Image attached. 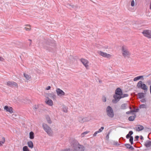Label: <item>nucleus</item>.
<instances>
[{
  "instance_id": "nucleus-1",
  "label": "nucleus",
  "mask_w": 151,
  "mask_h": 151,
  "mask_svg": "<svg viewBox=\"0 0 151 151\" xmlns=\"http://www.w3.org/2000/svg\"><path fill=\"white\" fill-rule=\"evenodd\" d=\"M72 146L75 150L77 151H84V147L79 144L76 140H74L72 142Z\"/></svg>"
},
{
  "instance_id": "nucleus-2",
  "label": "nucleus",
  "mask_w": 151,
  "mask_h": 151,
  "mask_svg": "<svg viewBox=\"0 0 151 151\" xmlns=\"http://www.w3.org/2000/svg\"><path fill=\"white\" fill-rule=\"evenodd\" d=\"M122 89L119 88H117L115 90V94L113 96V98L114 99L112 100V102L114 104H116L118 102L116 98L118 97L119 96H121L122 95Z\"/></svg>"
},
{
  "instance_id": "nucleus-3",
  "label": "nucleus",
  "mask_w": 151,
  "mask_h": 151,
  "mask_svg": "<svg viewBox=\"0 0 151 151\" xmlns=\"http://www.w3.org/2000/svg\"><path fill=\"white\" fill-rule=\"evenodd\" d=\"M136 86L139 89L143 90L145 92L147 91L148 89V87L142 81H139L138 82Z\"/></svg>"
},
{
  "instance_id": "nucleus-4",
  "label": "nucleus",
  "mask_w": 151,
  "mask_h": 151,
  "mask_svg": "<svg viewBox=\"0 0 151 151\" xmlns=\"http://www.w3.org/2000/svg\"><path fill=\"white\" fill-rule=\"evenodd\" d=\"M42 127L44 130L49 136H51L52 135L53 132L51 128L47 124H43Z\"/></svg>"
},
{
  "instance_id": "nucleus-5",
  "label": "nucleus",
  "mask_w": 151,
  "mask_h": 151,
  "mask_svg": "<svg viewBox=\"0 0 151 151\" xmlns=\"http://www.w3.org/2000/svg\"><path fill=\"white\" fill-rule=\"evenodd\" d=\"M106 111L107 115L111 118L114 117V114L112 108L109 106H108L106 109Z\"/></svg>"
},
{
  "instance_id": "nucleus-6",
  "label": "nucleus",
  "mask_w": 151,
  "mask_h": 151,
  "mask_svg": "<svg viewBox=\"0 0 151 151\" xmlns=\"http://www.w3.org/2000/svg\"><path fill=\"white\" fill-rule=\"evenodd\" d=\"M122 55L124 57H126L128 55H129V52L128 51L127 47H125L124 46H122Z\"/></svg>"
},
{
  "instance_id": "nucleus-7",
  "label": "nucleus",
  "mask_w": 151,
  "mask_h": 151,
  "mask_svg": "<svg viewBox=\"0 0 151 151\" xmlns=\"http://www.w3.org/2000/svg\"><path fill=\"white\" fill-rule=\"evenodd\" d=\"M142 33L144 36L149 38H151V31L149 30H144Z\"/></svg>"
},
{
  "instance_id": "nucleus-8",
  "label": "nucleus",
  "mask_w": 151,
  "mask_h": 151,
  "mask_svg": "<svg viewBox=\"0 0 151 151\" xmlns=\"http://www.w3.org/2000/svg\"><path fill=\"white\" fill-rule=\"evenodd\" d=\"M98 53L101 56L105 57L107 58H110L111 57V55L108 54H107L106 53L104 52L101 51H98Z\"/></svg>"
},
{
  "instance_id": "nucleus-9",
  "label": "nucleus",
  "mask_w": 151,
  "mask_h": 151,
  "mask_svg": "<svg viewBox=\"0 0 151 151\" xmlns=\"http://www.w3.org/2000/svg\"><path fill=\"white\" fill-rule=\"evenodd\" d=\"M7 85L8 86L13 87L14 86H18L17 84L14 81H9L7 82Z\"/></svg>"
},
{
  "instance_id": "nucleus-10",
  "label": "nucleus",
  "mask_w": 151,
  "mask_h": 151,
  "mask_svg": "<svg viewBox=\"0 0 151 151\" xmlns=\"http://www.w3.org/2000/svg\"><path fill=\"white\" fill-rule=\"evenodd\" d=\"M56 91L57 95L59 96H64L65 95V93L59 88H57Z\"/></svg>"
},
{
  "instance_id": "nucleus-11",
  "label": "nucleus",
  "mask_w": 151,
  "mask_h": 151,
  "mask_svg": "<svg viewBox=\"0 0 151 151\" xmlns=\"http://www.w3.org/2000/svg\"><path fill=\"white\" fill-rule=\"evenodd\" d=\"M4 109L6 110V111L9 112L11 113H12L13 112V108L11 107H9L7 106H5Z\"/></svg>"
},
{
  "instance_id": "nucleus-12",
  "label": "nucleus",
  "mask_w": 151,
  "mask_h": 151,
  "mask_svg": "<svg viewBox=\"0 0 151 151\" xmlns=\"http://www.w3.org/2000/svg\"><path fill=\"white\" fill-rule=\"evenodd\" d=\"M81 61L82 63L84 65V66L86 68H87L88 65V61L85 60L84 59H81Z\"/></svg>"
},
{
  "instance_id": "nucleus-13",
  "label": "nucleus",
  "mask_w": 151,
  "mask_h": 151,
  "mask_svg": "<svg viewBox=\"0 0 151 151\" xmlns=\"http://www.w3.org/2000/svg\"><path fill=\"white\" fill-rule=\"evenodd\" d=\"M129 95L128 94H123L122 93V95H121V96H119L118 97L116 98V100L117 99H118V100H117L118 102L121 99L124 97H127Z\"/></svg>"
},
{
  "instance_id": "nucleus-14",
  "label": "nucleus",
  "mask_w": 151,
  "mask_h": 151,
  "mask_svg": "<svg viewBox=\"0 0 151 151\" xmlns=\"http://www.w3.org/2000/svg\"><path fill=\"white\" fill-rule=\"evenodd\" d=\"M136 130L137 131H140L143 130L144 129V127L140 125H137L135 127Z\"/></svg>"
},
{
  "instance_id": "nucleus-15",
  "label": "nucleus",
  "mask_w": 151,
  "mask_h": 151,
  "mask_svg": "<svg viewBox=\"0 0 151 151\" xmlns=\"http://www.w3.org/2000/svg\"><path fill=\"white\" fill-rule=\"evenodd\" d=\"M137 95L138 98L140 99H141L145 97V93L142 92H140L138 93Z\"/></svg>"
},
{
  "instance_id": "nucleus-16",
  "label": "nucleus",
  "mask_w": 151,
  "mask_h": 151,
  "mask_svg": "<svg viewBox=\"0 0 151 151\" xmlns=\"http://www.w3.org/2000/svg\"><path fill=\"white\" fill-rule=\"evenodd\" d=\"M144 145L146 147H149L151 146V141L149 140H147L145 143Z\"/></svg>"
},
{
  "instance_id": "nucleus-17",
  "label": "nucleus",
  "mask_w": 151,
  "mask_h": 151,
  "mask_svg": "<svg viewBox=\"0 0 151 151\" xmlns=\"http://www.w3.org/2000/svg\"><path fill=\"white\" fill-rule=\"evenodd\" d=\"M133 114H134V116H130L128 118V120L130 121H133L136 117V115L135 114L133 113Z\"/></svg>"
},
{
  "instance_id": "nucleus-18",
  "label": "nucleus",
  "mask_w": 151,
  "mask_h": 151,
  "mask_svg": "<svg viewBox=\"0 0 151 151\" xmlns=\"http://www.w3.org/2000/svg\"><path fill=\"white\" fill-rule=\"evenodd\" d=\"M133 132L132 131H130L129 132L128 134H127L126 136V138L127 139H129L131 135L133 134Z\"/></svg>"
},
{
  "instance_id": "nucleus-19",
  "label": "nucleus",
  "mask_w": 151,
  "mask_h": 151,
  "mask_svg": "<svg viewBox=\"0 0 151 151\" xmlns=\"http://www.w3.org/2000/svg\"><path fill=\"white\" fill-rule=\"evenodd\" d=\"M27 145L28 147L31 148H32L33 147V144L32 142L30 141L27 142Z\"/></svg>"
},
{
  "instance_id": "nucleus-20",
  "label": "nucleus",
  "mask_w": 151,
  "mask_h": 151,
  "mask_svg": "<svg viewBox=\"0 0 151 151\" xmlns=\"http://www.w3.org/2000/svg\"><path fill=\"white\" fill-rule=\"evenodd\" d=\"M143 76H137V77L134 78V79L133 80L134 81H135L137 80H139V79H140L141 78H143Z\"/></svg>"
},
{
  "instance_id": "nucleus-21",
  "label": "nucleus",
  "mask_w": 151,
  "mask_h": 151,
  "mask_svg": "<svg viewBox=\"0 0 151 151\" xmlns=\"http://www.w3.org/2000/svg\"><path fill=\"white\" fill-rule=\"evenodd\" d=\"M79 122L81 123H83L84 122V117L83 118L82 116H79L78 118Z\"/></svg>"
},
{
  "instance_id": "nucleus-22",
  "label": "nucleus",
  "mask_w": 151,
  "mask_h": 151,
  "mask_svg": "<svg viewBox=\"0 0 151 151\" xmlns=\"http://www.w3.org/2000/svg\"><path fill=\"white\" fill-rule=\"evenodd\" d=\"M127 104H122L120 108L122 109H127Z\"/></svg>"
},
{
  "instance_id": "nucleus-23",
  "label": "nucleus",
  "mask_w": 151,
  "mask_h": 151,
  "mask_svg": "<svg viewBox=\"0 0 151 151\" xmlns=\"http://www.w3.org/2000/svg\"><path fill=\"white\" fill-rule=\"evenodd\" d=\"M46 103L50 106H52L53 105V101L50 99H49L46 102Z\"/></svg>"
},
{
  "instance_id": "nucleus-24",
  "label": "nucleus",
  "mask_w": 151,
  "mask_h": 151,
  "mask_svg": "<svg viewBox=\"0 0 151 151\" xmlns=\"http://www.w3.org/2000/svg\"><path fill=\"white\" fill-rule=\"evenodd\" d=\"M49 96L50 97L52 98L53 99H55L56 98V95L53 93H50Z\"/></svg>"
},
{
  "instance_id": "nucleus-25",
  "label": "nucleus",
  "mask_w": 151,
  "mask_h": 151,
  "mask_svg": "<svg viewBox=\"0 0 151 151\" xmlns=\"http://www.w3.org/2000/svg\"><path fill=\"white\" fill-rule=\"evenodd\" d=\"M29 138L31 139H32L34 138V133L32 132H31L29 133Z\"/></svg>"
},
{
  "instance_id": "nucleus-26",
  "label": "nucleus",
  "mask_w": 151,
  "mask_h": 151,
  "mask_svg": "<svg viewBox=\"0 0 151 151\" xmlns=\"http://www.w3.org/2000/svg\"><path fill=\"white\" fill-rule=\"evenodd\" d=\"M24 76L27 80H29L31 78L30 76L26 73L24 74Z\"/></svg>"
},
{
  "instance_id": "nucleus-27",
  "label": "nucleus",
  "mask_w": 151,
  "mask_h": 151,
  "mask_svg": "<svg viewBox=\"0 0 151 151\" xmlns=\"http://www.w3.org/2000/svg\"><path fill=\"white\" fill-rule=\"evenodd\" d=\"M5 141V138L4 137H3L2 138V141H0V146H2L3 144L4 143Z\"/></svg>"
},
{
  "instance_id": "nucleus-28",
  "label": "nucleus",
  "mask_w": 151,
  "mask_h": 151,
  "mask_svg": "<svg viewBox=\"0 0 151 151\" xmlns=\"http://www.w3.org/2000/svg\"><path fill=\"white\" fill-rule=\"evenodd\" d=\"M68 109L67 107L65 106H63V111L64 112L67 113L68 112Z\"/></svg>"
},
{
  "instance_id": "nucleus-29",
  "label": "nucleus",
  "mask_w": 151,
  "mask_h": 151,
  "mask_svg": "<svg viewBox=\"0 0 151 151\" xmlns=\"http://www.w3.org/2000/svg\"><path fill=\"white\" fill-rule=\"evenodd\" d=\"M133 137L132 136H131L129 138V141L132 145L133 143Z\"/></svg>"
},
{
  "instance_id": "nucleus-30",
  "label": "nucleus",
  "mask_w": 151,
  "mask_h": 151,
  "mask_svg": "<svg viewBox=\"0 0 151 151\" xmlns=\"http://www.w3.org/2000/svg\"><path fill=\"white\" fill-rule=\"evenodd\" d=\"M23 151H29V150L27 146H24L23 148Z\"/></svg>"
},
{
  "instance_id": "nucleus-31",
  "label": "nucleus",
  "mask_w": 151,
  "mask_h": 151,
  "mask_svg": "<svg viewBox=\"0 0 151 151\" xmlns=\"http://www.w3.org/2000/svg\"><path fill=\"white\" fill-rule=\"evenodd\" d=\"M91 119L88 117H84V122L89 121Z\"/></svg>"
},
{
  "instance_id": "nucleus-32",
  "label": "nucleus",
  "mask_w": 151,
  "mask_h": 151,
  "mask_svg": "<svg viewBox=\"0 0 151 151\" xmlns=\"http://www.w3.org/2000/svg\"><path fill=\"white\" fill-rule=\"evenodd\" d=\"M139 108L140 109L146 108V105L145 104H142L140 105Z\"/></svg>"
},
{
  "instance_id": "nucleus-33",
  "label": "nucleus",
  "mask_w": 151,
  "mask_h": 151,
  "mask_svg": "<svg viewBox=\"0 0 151 151\" xmlns=\"http://www.w3.org/2000/svg\"><path fill=\"white\" fill-rule=\"evenodd\" d=\"M46 119H47V121L48 123L50 124L52 122H51V120L50 119V118L48 116V117H47Z\"/></svg>"
},
{
  "instance_id": "nucleus-34",
  "label": "nucleus",
  "mask_w": 151,
  "mask_h": 151,
  "mask_svg": "<svg viewBox=\"0 0 151 151\" xmlns=\"http://www.w3.org/2000/svg\"><path fill=\"white\" fill-rule=\"evenodd\" d=\"M139 110V109L138 108L135 109V108H134V109L132 110L133 112H138Z\"/></svg>"
},
{
  "instance_id": "nucleus-35",
  "label": "nucleus",
  "mask_w": 151,
  "mask_h": 151,
  "mask_svg": "<svg viewBox=\"0 0 151 151\" xmlns=\"http://www.w3.org/2000/svg\"><path fill=\"white\" fill-rule=\"evenodd\" d=\"M89 132V131H86L82 133L81 134V136L82 137H83L85 135L88 134Z\"/></svg>"
},
{
  "instance_id": "nucleus-36",
  "label": "nucleus",
  "mask_w": 151,
  "mask_h": 151,
  "mask_svg": "<svg viewBox=\"0 0 151 151\" xmlns=\"http://www.w3.org/2000/svg\"><path fill=\"white\" fill-rule=\"evenodd\" d=\"M124 145L127 149H129L131 146V145L128 144H124Z\"/></svg>"
},
{
  "instance_id": "nucleus-37",
  "label": "nucleus",
  "mask_w": 151,
  "mask_h": 151,
  "mask_svg": "<svg viewBox=\"0 0 151 151\" xmlns=\"http://www.w3.org/2000/svg\"><path fill=\"white\" fill-rule=\"evenodd\" d=\"M110 133V132H109L106 136V139L107 140H108L109 138V135Z\"/></svg>"
},
{
  "instance_id": "nucleus-38",
  "label": "nucleus",
  "mask_w": 151,
  "mask_h": 151,
  "mask_svg": "<svg viewBox=\"0 0 151 151\" xmlns=\"http://www.w3.org/2000/svg\"><path fill=\"white\" fill-rule=\"evenodd\" d=\"M113 145H116V146H119V143L117 142H115L114 141V144Z\"/></svg>"
},
{
  "instance_id": "nucleus-39",
  "label": "nucleus",
  "mask_w": 151,
  "mask_h": 151,
  "mask_svg": "<svg viewBox=\"0 0 151 151\" xmlns=\"http://www.w3.org/2000/svg\"><path fill=\"white\" fill-rule=\"evenodd\" d=\"M104 127H102L100 129H99V130L98 131L100 133L102 131V130L104 129Z\"/></svg>"
},
{
  "instance_id": "nucleus-40",
  "label": "nucleus",
  "mask_w": 151,
  "mask_h": 151,
  "mask_svg": "<svg viewBox=\"0 0 151 151\" xmlns=\"http://www.w3.org/2000/svg\"><path fill=\"white\" fill-rule=\"evenodd\" d=\"M139 136H136L134 137V141H137L138 140Z\"/></svg>"
},
{
  "instance_id": "nucleus-41",
  "label": "nucleus",
  "mask_w": 151,
  "mask_h": 151,
  "mask_svg": "<svg viewBox=\"0 0 151 151\" xmlns=\"http://www.w3.org/2000/svg\"><path fill=\"white\" fill-rule=\"evenodd\" d=\"M134 0H133L132 1L131 3V6H134Z\"/></svg>"
},
{
  "instance_id": "nucleus-42",
  "label": "nucleus",
  "mask_w": 151,
  "mask_h": 151,
  "mask_svg": "<svg viewBox=\"0 0 151 151\" xmlns=\"http://www.w3.org/2000/svg\"><path fill=\"white\" fill-rule=\"evenodd\" d=\"M102 101H103V102H106V97H105V96H104L103 98H102Z\"/></svg>"
},
{
  "instance_id": "nucleus-43",
  "label": "nucleus",
  "mask_w": 151,
  "mask_h": 151,
  "mask_svg": "<svg viewBox=\"0 0 151 151\" xmlns=\"http://www.w3.org/2000/svg\"><path fill=\"white\" fill-rule=\"evenodd\" d=\"M140 101L142 103H145L146 101V99H141Z\"/></svg>"
},
{
  "instance_id": "nucleus-44",
  "label": "nucleus",
  "mask_w": 151,
  "mask_h": 151,
  "mask_svg": "<svg viewBox=\"0 0 151 151\" xmlns=\"http://www.w3.org/2000/svg\"><path fill=\"white\" fill-rule=\"evenodd\" d=\"M147 83L148 85H151V80H149L147 81Z\"/></svg>"
},
{
  "instance_id": "nucleus-45",
  "label": "nucleus",
  "mask_w": 151,
  "mask_h": 151,
  "mask_svg": "<svg viewBox=\"0 0 151 151\" xmlns=\"http://www.w3.org/2000/svg\"><path fill=\"white\" fill-rule=\"evenodd\" d=\"M99 133V132L98 131H96V132H95V133L93 134V136L94 137L96 136V134Z\"/></svg>"
},
{
  "instance_id": "nucleus-46",
  "label": "nucleus",
  "mask_w": 151,
  "mask_h": 151,
  "mask_svg": "<svg viewBox=\"0 0 151 151\" xmlns=\"http://www.w3.org/2000/svg\"><path fill=\"white\" fill-rule=\"evenodd\" d=\"M133 112L132 111V110H131L130 111H127L126 113L127 114H129L131 113H132Z\"/></svg>"
},
{
  "instance_id": "nucleus-47",
  "label": "nucleus",
  "mask_w": 151,
  "mask_h": 151,
  "mask_svg": "<svg viewBox=\"0 0 151 151\" xmlns=\"http://www.w3.org/2000/svg\"><path fill=\"white\" fill-rule=\"evenodd\" d=\"M45 49L46 50H47L49 51H51V47H49V48H47L46 47H45Z\"/></svg>"
},
{
  "instance_id": "nucleus-48",
  "label": "nucleus",
  "mask_w": 151,
  "mask_h": 151,
  "mask_svg": "<svg viewBox=\"0 0 151 151\" xmlns=\"http://www.w3.org/2000/svg\"><path fill=\"white\" fill-rule=\"evenodd\" d=\"M38 106H35L34 107L33 109L34 110H36L38 109Z\"/></svg>"
},
{
  "instance_id": "nucleus-49",
  "label": "nucleus",
  "mask_w": 151,
  "mask_h": 151,
  "mask_svg": "<svg viewBox=\"0 0 151 151\" xmlns=\"http://www.w3.org/2000/svg\"><path fill=\"white\" fill-rule=\"evenodd\" d=\"M129 149H131L132 150H133L134 149V148L131 145L130 146Z\"/></svg>"
},
{
  "instance_id": "nucleus-50",
  "label": "nucleus",
  "mask_w": 151,
  "mask_h": 151,
  "mask_svg": "<svg viewBox=\"0 0 151 151\" xmlns=\"http://www.w3.org/2000/svg\"><path fill=\"white\" fill-rule=\"evenodd\" d=\"M4 59V58L1 57L0 56V60L1 61H3Z\"/></svg>"
},
{
  "instance_id": "nucleus-51",
  "label": "nucleus",
  "mask_w": 151,
  "mask_h": 151,
  "mask_svg": "<svg viewBox=\"0 0 151 151\" xmlns=\"http://www.w3.org/2000/svg\"><path fill=\"white\" fill-rule=\"evenodd\" d=\"M51 88V87L50 86H48L47 88H46V89L47 90H49Z\"/></svg>"
},
{
  "instance_id": "nucleus-52",
  "label": "nucleus",
  "mask_w": 151,
  "mask_h": 151,
  "mask_svg": "<svg viewBox=\"0 0 151 151\" xmlns=\"http://www.w3.org/2000/svg\"><path fill=\"white\" fill-rule=\"evenodd\" d=\"M24 29L26 30H29L31 29L30 28H28L27 27H25Z\"/></svg>"
},
{
  "instance_id": "nucleus-53",
  "label": "nucleus",
  "mask_w": 151,
  "mask_h": 151,
  "mask_svg": "<svg viewBox=\"0 0 151 151\" xmlns=\"http://www.w3.org/2000/svg\"><path fill=\"white\" fill-rule=\"evenodd\" d=\"M123 140L124 139V138L122 137H121L119 139V141L120 142V141L121 140Z\"/></svg>"
},
{
  "instance_id": "nucleus-54",
  "label": "nucleus",
  "mask_w": 151,
  "mask_h": 151,
  "mask_svg": "<svg viewBox=\"0 0 151 151\" xmlns=\"http://www.w3.org/2000/svg\"><path fill=\"white\" fill-rule=\"evenodd\" d=\"M69 6H71V7L72 8H74V5H73L70 4V5H69Z\"/></svg>"
},
{
  "instance_id": "nucleus-55",
  "label": "nucleus",
  "mask_w": 151,
  "mask_h": 151,
  "mask_svg": "<svg viewBox=\"0 0 151 151\" xmlns=\"http://www.w3.org/2000/svg\"><path fill=\"white\" fill-rule=\"evenodd\" d=\"M150 94H151V85L150 86Z\"/></svg>"
},
{
  "instance_id": "nucleus-56",
  "label": "nucleus",
  "mask_w": 151,
  "mask_h": 151,
  "mask_svg": "<svg viewBox=\"0 0 151 151\" xmlns=\"http://www.w3.org/2000/svg\"><path fill=\"white\" fill-rule=\"evenodd\" d=\"M140 139L141 140L143 139V137L142 136H141L140 137Z\"/></svg>"
},
{
  "instance_id": "nucleus-57",
  "label": "nucleus",
  "mask_w": 151,
  "mask_h": 151,
  "mask_svg": "<svg viewBox=\"0 0 151 151\" xmlns=\"http://www.w3.org/2000/svg\"><path fill=\"white\" fill-rule=\"evenodd\" d=\"M28 40L30 42H32V40L31 39H29Z\"/></svg>"
},
{
  "instance_id": "nucleus-58",
  "label": "nucleus",
  "mask_w": 151,
  "mask_h": 151,
  "mask_svg": "<svg viewBox=\"0 0 151 151\" xmlns=\"http://www.w3.org/2000/svg\"><path fill=\"white\" fill-rule=\"evenodd\" d=\"M31 45V42H30V43H29V46H30Z\"/></svg>"
},
{
  "instance_id": "nucleus-59",
  "label": "nucleus",
  "mask_w": 151,
  "mask_h": 151,
  "mask_svg": "<svg viewBox=\"0 0 151 151\" xmlns=\"http://www.w3.org/2000/svg\"><path fill=\"white\" fill-rule=\"evenodd\" d=\"M26 26H29V27H30V25H26Z\"/></svg>"
},
{
  "instance_id": "nucleus-60",
  "label": "nucleus",
  "mask_w": 151,
  "mask_h": 151,
  "mask_svg": "<svg viewBox=\"0 0 151 151\" xmlns=\"http://www.w3.org/2000/svg\"><path fill=\"white\" fill-rule=\"evenodd\" d=\"M72 151H76V150H75L74 149V150H73Z\"/></svg>"
},
{
  "instance_id": "nucleus-61",
  "label": "nucleus",
  "mask_w": 151,
  "mask_h": 151,
  "mask_svg": "<svg viewBox=\"0 0 151 151\" xmlns=\"http://www.w3.org/2000/svg\"><path fill=\"white\" fill-rule=\"evenodd\" d=\"M129 109H132L131 107H129Z\"/></svg>"
},
{
  "instance_id": "nucleus-62",
  "label": "nucleus",
  "mask_w": 151,
  "mask_h": 151,
  "mask_svg": "<svg viewBox=\"0 0 151 151\" xmlns=\"http://www.w3.org/2000/svg\"><path fill=\"white\" fill-rule=\"evenodd\" d=\"M53 46H55V44H54Z\"/></svg>"
}]
</instances>
